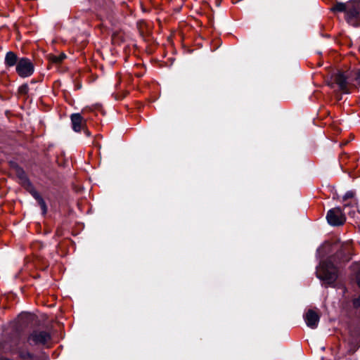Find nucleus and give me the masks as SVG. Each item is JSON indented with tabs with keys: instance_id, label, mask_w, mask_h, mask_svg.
Instances as JSON below:
<instances>
[{
	"instance_id": "obj_17",
	"label": "nucleus",
	"mask_w": 360,
	"mask_h": 360,
	"mask_svg": "<svg viewBox=\"0 0 360 360\" xmlns=\"http://www.w3.org/2000/svg\"><path fill=\"white\" fill-rule=\"evenodd\" d=\"M354 193L352 191H349L343 196V200L345 201L347 199L354 198Z\"/></svg>"
},
{
	"instance_id": "obj_8",
	"label": "nucleus",
	"mask_w": 360,
	"mask_h": 360,
	"mask_svg": "<svg viewBox=\"0 0 360 360\" xmlns=\"http://www.w3.org/2000/svg\"><path fill=\"white\" fill-rule=\"evenodd\" d=\"M304 321L308 327L314 329L318 326L320 317L319 314L312 309L307 311L304 316Z\"/></svg>"
},
{
	"instance_id": "obj_12",
	"label": "nucleus",
	"mask_w": 360,
	"mask_h": 360,
	"mask_svg": "<svg viewBox=\"0 0 360 360\" xmlns=\"http://www.w3.org/2000/svg\"><path fill=\"white\" fill-rule=\"evenodd\" d=\"M352 82H353V86L354 87H359L360 86V68L353 71L351 72Z\"/></svg>"
},
{
	"instance_id": "obj_4",
	"label": "nucleus",
	"mask_w": 360,
	"mask_h": 360,
	"mask_svg": "<svg viewBox=\"0 0 360 360\" xmlns=\"http://www.w3.org/2000/svg\"><path fill=\"white\" fill-rule=\"evenodd\" d=\"M326 219L328 224L333 226H341L346 221V217L340 207L330 209L326 214Z\"/></svg>"
},
{
	"instance_id": "obj_2",
	"label": "nucleus",
	"mask_w": 360,
	"mask_h": 360,
	"mask_svg": "<svg viewBox=\"0 0 360 360\" xmlns=\"http://www.w3.org/2000/svg\"><path fill=\"white\" fill-rule=\"evenodd\" d=\"M51 339V335L46 330H33L27 336V342L30 346L45 345Z\"/></svg>"
},
{
	"instance_id": "obj_3",
	"label": "nucleus",
	"mask_w": 360,
	"mask_h": 360,
	"mask_svg": "<svg viewBox=\"0 0 360 360\" xmlns=\"http://www.w3.org/2000/svg\"><path fill=\"white\" fill-rule=\"evenodd\" d=\"M334 82L338 85L340 91L349 94L350 86H353L352 78L350 73L338 72L333 76Z\"/></svg>"
},
{
	"instance_id": "obj_6",
	"label": "nucleus",
	"mask_w": 360,
	"mask_h": 360,
	"mask_svg": "<svg viewBox=\"0 0 360 360\" xmlns=\"http://www.w3.org/2000/svg\"><path fill=\"white\" fill-rule=\"evenodd\" d=\"M12 351H14L18 355V357L22 360L27 359H33L35 357V355L30 352L25 342L23 343H17L12 346Z\"/></svg>"
},
{
	"instance_id": "obj_16",
	"label": "nucleus",
	"mask_w": 360,
	"mask_h": 360,
	"mask_svg": "<svg viewBox=\"0 0 360 360\" xmlns=\"http://www.w3.org/2000/svg\"><path fill=\"white\" fill-rule=\"evenodd\" d=\"M38 203L41 209L42 214H46V212H47V207H46V202L44 200V199L43 198L40 199V200L38 202Z\"/></svg>"
},
{
	"instance_id": "obj_20",
	"label": "nucleus",
	"mask_w": 360,
	"mask_h": 360,
	"mask_svg": "<svg viewBox=\"0 0 360 360\" xmlns=\"http://www.w3.org/2000/svg\"><path fill=\"white\" fill-rule=\"evenodd\" d=\"M356 279L357 284H358L359 287L360 288V269L356 273Z\"/></svg>"
},
{
	"instance_id": "obj_10",
	"label": "nucleus",
	"mask_w": 360,
	"mask_h": 360,
	"mask_svg": "<svg viewBox=\"0 0 360 360\" xmlns=\"http://www.w3.org/2000/svg\"><path fill=\"white\" fill-rule=\"evenodd\" d=\"M16 174L20 180V184L24 186H31L32 184L28 179L25 171L21 168H17Z\"/></svg>"
},
{
	"instance_id": "obj_21",
	"label": "nucleus",
	"mask_w": 360,
	"mask_h": 360,
	"mask_svg": "<svg viewBox=\"0 0 360 360\" xmlns=\"http://www.w3.org/2000/svg\"><path fill=\"white\" fill-rule=\"evenodd\" d=\"M85 134H86V136H89L90 135V133L89 132V131H86Z\"/></svg>"
},
{
	"instance_id": "obj_1",
	"label": "nucleus",
	"mask_w": 360,
	"mask_h": 360,
	"mask_svg": "<svg viewBox=\"0 0 360 360\" xmlns=\"http://www.w3.org/2000/svg\"><path fill=\"white\" fill-rule=\"evenodd\" d=\"M333 260V258L330 257L321 262L316 269L317 277L329 285L335 283L338 277V269Z\"/></svg>"
},
{
	"instance_id": "obj_11",
	"label": "nucleus",
	"mask_w": 360,
	"mask_h": 360,
	"mask_svg": "<svg viewBox=\"0 0 360 360\" xmlns=\"http://www.w3.org/2000/svg\"><path fill=\"white\" fill-rule=\"evenodd\" d=\"M18 57L15 53L12 51H9L6 53L5 57V63L8 67L14 66L17 65Z\"/></svg>"
},
{
	"instance_id": "obj_14",
	"label": "nucleus",
	"mask_w": 360,
	"mask_h": 360,
	"mask_svg": "<svg viewBox=\"0 0 360 360\" xmlns=\"http://www.w3.org/2000/svg\"><path fill=\"white\" fill-rule=\"evenodd\" d=\"M352 305L355 309L360 311V295L352 299Z\"/></svg>"
},
{
	"instance_id": "obj_15",
	"label": "nucleus",
	"mask_w": 360,
	"mask_h": 360,
	"mask_svg": "<svg viewBox=\"0 0 360 360\" xmlns=\"http://www.w3.org/2000/svg\"><path fill=\"white\" fill-rule=\"evenodd\" d=\"M65 58L64 54H60L59 56H54L51 58V61L55 63H60L63 61V60Z\"/></svg>"
},
{
	"instance_id": "obj_22",
	"label": "nucleus",
	"mask_w": 360,
	"mask_h": 360,
	"mask_svg": "<svg viewBox=\"0 0 360 360\" xmlns=\"http://www.w3.org/2000/svg\"><path fill=\"white\" fill-rule=\"evenodd\" d=\"M356 349V348H355V349L352 351V352H355Z\"/></svg>"
},
{
	"instance_id": "obj_5",
	"label": "nucleus",
	"mask_w": 360,
	"mask_h": 360,
	"mask_svg": "<svg viewBox=\"0 0 360 360\" xmlns=\"http://www.w3.org/2000/svg\"><path fill=\"white\" fill-rule=\"evenodd\" d=\"M16 72L21 77H30L34 72V65L29 58H21L17 63Z\"/></svg>"
},
{
	"instance_id": "obj_18",
	"label": "nucleus",
	"mask_w": 360,
	"mask_h": 360,
	"mask_svg": "<svg viewBox=\"0 0 360 360\" xmlns=\"http://www.w3.org/2000/svg\"><path fill=\"white\" fill-rule=\"evenodd\" d=\"M32 196L34 198V199L39 202L40 199H42V197L40 195V194L37 192L36 191H33L31 192Z\"/></svg>"
},
{
	"instance_id": "obj_19",
	"label": "nucleus",
	"mask_w": 360,
	"mask_h": 360,
	"mask_svg": "<svg viewBox=\"0 0 360 360\" xmlns=\"http://www.w3.org/2000/svg\"><path fill=\"white\" fill-rule=\"evenodd\" d=\"M27 89H28V86H27V85H26V84H25V85H22V86H20V92H21V93H25H25H27Z\"/></svg>"
},
{
	"instance_id": "obj_13",
	"label": "nucleus",
	"mask_w": 360,
	"mask_h": 360,
	"mask_svg": "<svg viewBox=\"0 0 360 360\" xmlns=\"http://www.w3.org/2000/svg\"><path fill=\"white\" fill-rule=\"evenodd\" d=\"M347 7H348V6L344 3H337L331 8V10L335 12H345L346 13Z\"/></svg>"
},
{
	"instance_id": "obj_7",
	"label": "nucleus",
	"mask_w": 360,
	"mask_h": 360,
	"mask_svg": "<svg viewBox=\"0 0 360 360\" xmlns=\"http://www.w3.org/2000/svg\"><path fill=\"white\" fill-rule=\"evenodd\" d=\"M360 1L352 6L347 7L346 11V19L347 22L353 25H355L359 17Z\"/></svg>"
},
{
	"instance_id": "obj_9",
	"label": "nucleus",
	"mask_w": 360,
	"mask_h": 360,
	"mask_svg": "<svg viewBox=\"0 0 360 360\" xmlns=\"http://www.w3.org/2000/svg\"><path fill=\"white\" fill-rule=\"evenodd\" d=\"M72 129L75 131L79 132L86 124V120L79 113H74L70 117Z\"/></svg>"
}]
</instances>
